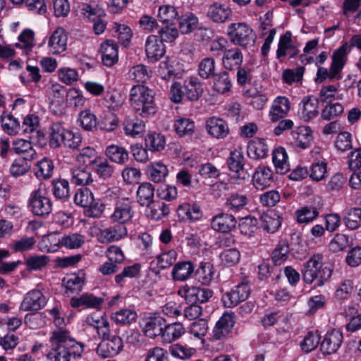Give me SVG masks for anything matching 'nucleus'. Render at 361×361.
Here are the masks:
<instances>
[{
	"label": "nucleus",
	"instance_id": "obj_1",
	"mask_svg": "<svg viewBox=\"0 0 361 361\" xmlns=\"http://www.w3.org/2000/svg\"><path fill=\"white\" fill-rule=\"evenodd\" d=\"M51 348L46 355L49 361H70L80 358L84 352L82 343L73 338L68 330H54L49 339Z\"/></svg>",
	"mask_w": 361,
	"mask_h": 361
},
{
	"label": "nucleus",
	"instance_id": "obj_2",
	"mask_svg": "<svg viewBox=\"0 0 361 361\" xmlns=\"http://www.w3.org/2000/svg\"><path fill=\"white\" fill-rule=\"evenodd\" d=\"M130 102L133 109L143 118L156 113L154 91L145 85H133L130 91Z\"/></svg>",
	"mask_w": 361,
	"mask_h": 361
},
{
	"label": "nucleus",
	"instance_id": "obj_3",
	"mask_svg": "<svg viewBox=\"0 0 361 361\" xmlns=\"http://www.w3.org/2000/svg\"><path fill=\"white\" fill-rule=\"evenodd\" d=\"M324 257L322 254H314L304 264L302 278L306 283L322 286L331 276L332 270L323 267Z\"/></svg>",
	"mask_w": 361,
	"mask_h": 361
},
{
	"label": "nucleus",
	"instance_id": "obj_4",
	"mask_svg": "<svg viewBox=\"0 0 361 361\" xmlns=\"http://www.w3.org/2000/svg\"><path fill=\"white\" fill-rule=\"evenodd\" d=\"M228 37L232 44L243 48L252 47L257 38L252 28L244 23H231L228 26Z\"/></svg>",
	"mask_w": 361,
	"mask_h": 361
},
{
	"label": "nucleus",
	"instance_id": "obj_5",
	"mask_svg": "<svg viewBox=\"0 0 361 361\" xmlns=\"http://www.w3.org/2000/svg\"><path fill=\"white\" fill-rule=\"evenodd\" d=\"M251 280L245 276L234 286L229 291L222 296V302L226 307H234L239 303L246 300L251 293Z\"/></svg>",
	"mask_w": 361,
	"mask_h": 361
},
{
	"label": "nucleus",
	"instance_id": "obj_6",
	"mask_svg": "<svg viewBox=\"0 0 361 361\" xmlns=\"http://www.w3.org/2000/svg\"><path fill=\"white\" fill-rule=\"evenodd\" d=\"M27 207L35 216H45L52 211V202L42 194L40 189H37L30 193Z\"/></svg>",
	"mask_w": 361,
	"mask_h": 361
},
{
	"label": "nucleus",
	"instance_id": "obj_7",
	"mask_svg": "<svg viewBox=\"0 0 361 361\" xmlns=\"http://www.w3.org/2000/svg\"><path fill=\"white\" fill-rule=\"evenodd\" d=\"M178 295L190 304L204 303L213 295V290L208 288L184 286L178 290Z\"/></svg>",
	"mask_w": 361,
	"mask_h": 361
},
{
	"label": "nucleus",
	"instance_id": "obj_8",
	"mask_svg": "<svg viewBox=\"0 0 361 361\" xmlns=\"http://www.w3.org/2000/svg\"><path fill=\"white\" fill-rule=\"evenodd\" d=\"M133 216V202L128 198H124L115 203L114 212L109 216V219L112 223L125 226L132 220Z\"/></svg>",
	"mask_w": 361,
	"mask_h": 361
},
{
	"label": "nucleus",
	"instance_id": "obj_9",
	"mask_svg": "<svg viewBox=\"0 0 361 361\" xmlns=\"http://www.w3.org/2000/svg\"><path fill=\"white\" fill-rule=\"evenodd\" d=\"M226 164L229 170L234 173L233 178L245 180L250 178V173L245 169V158L240 149H235L230 152Z\"/></svg>",
	"mask_w": 361,
	"mask_h": 361
},
{
	"label": "nucleus",
	"instance_id": "obj_10",
	"mask_svg": "<svg viewBox=\"0 0 361 361\" xmlns=\"http://www.w3.org/2000/svg\"><path fill=\"white\" fill-rule=\"evenodd\" d=\"M123 348L122 338L118 336H112L111 338L102 341L99 343L97 354L102 358L112 357L117 355Z\"/></svg>",
	"mask_w": 361,
	"mask_h": 361
},
{
	"label": "nucleus",
	"instance_id": "obj_11",
	"mask_svg": "<svg viewBox=\"0 0 361 361\" xmlns=\"http://www.w3.org/2000/svg\"><path fill=\"white\" fill-rule=\"evenodd\" d=\"M46 304L47 298L42 291L34 289L25 295L20 308L23 311H37L42 309Z\"/></svg>",
	"mask_w": 361,
	"mask_h": 361
},
{
	"label": "nucleus",
	"instance_id": "obj_12",
	"mask_svg": "<svg viewBox=\"0 0 361 361\" xmlns=\"http://www.w3.org/2000/svg\"><path fill=\"white\" fill-rule=\"evenodd\" d=\"M343 334L339 330L334 329L328 332L321 342V351L324 355H331L336 353L343 343Z\"/></svg>",
	"mask_w": 361,
	"mask_h": 361
},
{
	"label": "nucleus",
	"instance_id": "obj_13",
	"mask_svg": "<svg viewBox=\"0 0 361 361\" xmlns=\"http://www.w3.org/2000/svg\"><path fill=\"white\" fill-rule=\"evenodd\" d=\"M319 100L314 97L303 98L299 104L298 116L300 120L308 122L319 114Z\"/></svg>",
	"mask_w": 361,
	"mask_h": 361
},
{
	"label": "nucleus",
	"instance_id": "obj_14",
	"mask_svg": "<svg viewBox=\"0 0 361 361\" xmlns=\"http://www.w3.org/2000/svg\"><path fill=\"white\" fill-rule=\"evenodd\" d=\"M195 266L190 260H182L174 264L171 276L176 282H183L191 279L195 274Z\"/></svg>",
	"mask_w": 361,
	"mask_h": 361
},
{
	"label": "nucleus",
	"instance_id": "obj_15",
	"mask_svg": "<svg viewBox=\"0 0 361 361\" xmlns=\"http://www.w3.org/2000/svg\"><path fill=\"white\" fill-rule=\"evenodd\" d=\"M235 314L231 312L223 314L213 329L214 339L221 340L230 333L235 324Z\"/></svg>",
	"mask_w": 361,
	"mask_h": 361
},
{
	"label": "nucleus",
	"instance_id": "obj_16",
	"mask_svg": "<svg viewBox=\"0 0 361 361\" xmlns=\"http://www.w3.org/2000/svg\"><path fill=\"white\" fill-rule=\"evenodd\" d=\"M128 234L126 226L123 224H115L101 230L98 240L102 243H110L118 241Z\"/></svg>",
	"mask_w": 361,
	"mask_h": 361
},
{
	"label": "nucleus",
	"instance_id": "obj_17",
	"mask_svg": "<svg viewBox=\"0 0 361 361\" xmlns=\"http://www.w3.org/2000/svg\"><path fill=\"white\" fill-rule=\"evenodd\" d=\"M207 16L214 23H224L231 19L232 11L225 4L214 2L209 6Z\"/></svg>",
	"mask_w": 361,
	"mask_h": 361
},
{
	"label": "nucleus",
	"instance_id": "obj_18",
	"mask_svg": "<svg viewBox=\"0 0 361 361\" xmlns=\"http://www.w3.org/2000/svg\"><path fill=\"white\" fill-rule=\"evenodd\" d=\"M143 329L145 335L149 338L161 336L164 331L166 320L160 315L146 317L142 320Z\"/></svg>",
	"mask_w": 361,
	"mask_h": 361
},
{
	"label": "nucleus",
	"instance_id": "obj_19",
	"mask_svg": "<svg viewBox=\"0 0 361 361\" xmlns=\"http://www.w3.org/2000/svg\"><path fill=\"white\" fill-rule=\"evenodd\" d=\"M350 52L349 45L347 42L343 44L340 47L334 51L332 54L331 74L333 76L335 75H341L346 61L348 55Z\"/></svg>",
	"mask_w": 361,
	"mask_h": 361
},
{
	"label": "nucleus",
	"instance_id": "obj_20",
	"mask_svg": "<svg viewBox=\"0 0 361 361\" xmlns=\"http://www.w3.org/2000/svg\"><path fill=\"white\" fill-rule=\"evenodd\" d=\"M100 53L103 63L111 67L118 61V46L114 40L107 39L101 44Z\"/></svg>",
	"mask_w": 361,
	"mask_h": 361
},
{
	"label": "nucleus",
	"instance_id": "obj_21",
	"mask_svg": "<svg viewBox=\"0 0 361 361\" xmlns=\"http://www.w3.org/2000/svg\"><path fill=\"white\" fill-rule=\"evenodd\" d=\"M85 243V237L79 233H72L61 237L57 243L53 246L46 245L47 252H54L58 250L59 246L65 247L68 249H78Z\"/></svg>",
	"mask_w": 361,
	"mask_h": 361
},
{
	"label": "nucleus",
	"instance_id": "obj_22",
	"mask_svg": "<svg viewBox=\"0 0 361 361\" xmlns=\"http://www.w3.org/2000/svg\"><path fill=\"white\" fill-rule=\"evenodd\" d=\"M164 42L157 35H150L145 43V52L148 59L152 61H157L165 54Z\"/></svg>",
	"mask_w": 361,
	"mask_h": 361
},
{
	"label": "nucleus",
	"instance_id": "obj_23",
	"mask_svg": "<svg viewBox=\"0 0 361 361\" xmlns=\"http://www.w3.org/2000/svg\"><path fill=\"white\" fill-rule=\"evenodd\" d=\"M104 302L101 297L94 296L92 293H84L80 297H73L70 300V305L74 308H96L99 309Z\"/></svg>",
	"mask_w": 361,
	"mask_h": 361
},
{
	"label": "nucleus",
	"instance_id": "obj_24",
	"mask_svg": "<svg viewBox=\"0 0 361 361\" xmlns=\"http://www.w3.org/2000/svg\"><path fill=\"white\" fill-rule=\"evenodd\" d=\"M67 34L61 27H57L51 35L48 45L54 54H57L66 50L67 46Z\"/></svg>",
	"mask_w": 361,
	"mask_h": 361
},
{
	"label": "nucleus",
	"instance_id": "obj_25",
	"mask_svg": "<svg viewBox=\"0 0 361 361\" xmlns=\"http://www.w3.org/2000/svg\"><path fill=\"white\" fill-rule=\"evenodd\" d=\"M206 128L211 136L217 139H223L229 133L227 123L219 118L212 117L207 120Z\"/></svg>",
	"mask_w": 361,
	"mask_h": 361
},
{
	"label": "nucleus",
	"instance_id": "obj_26",
	"mask_svg": "<svg viewBox=\"0 0 361 361\" xmlns=\"http://www.w3.org/2000/svg\"><path fill=\"white\" fill-rule=\"evenodd\" d=\"M235 225V218L231 214L224 213L214 216L211 223L214 230L221 233H228Z\"/></svg>",
	"mask_w": 361,
	"mask_h": 361
},
{
	"label": "nucleus",
	"instance_id": "obj_27",
	"mask_svg": "<svg viewBox=\"0 0 361 361\" xmlns=\"http://www.w3.org/2000/svg\"><path fill=\"white\" fill-rule=\"evenodd\" d=\"M294 145L301 149L309 147L312 142V131L308 126H300L291 133Z\"/></svg>",
	"mask_w": 361,
	"mask_h": 361
},
{
	"label": "nucleus",
	"instance_id": "obj_28",
	"mask_svg": "<svg viewBox=\"0 0 361 361\" xmlns=\"http://www.w3.org/2000/svg\"><path fill=\"white\" fill-rule=\"evenodd\" d=\"M105 156L112 162L123 165L129 160L128 150L120 145H110L104 150Z\"/></svg>",
	"mask_w": 361,
	"mask_h": 361
},
{
	"label": "nucleus",
	"instance_id": "obj_29",
	"mask_svg": "<svg viewBox=\"0 0 361 361\" xmlns=\"http://www.w3.org/2000/svg\"><path fill=\"white\" fill-rule=\"evenodd\" d=\"M269 147L264 139L257 138L249 142L247 147V156L253 159H263L268 156Z\"/></svg>",
	"mask_w": 361,
	"mask_h": 361
},
{
	"label": "nucleus",
	"instance_id": "obj_30",
	"mask_svg": "<svg viewBox=\"0 0 361 361\" xmlns=\"http://www.w3.org/2000/svg\"><path fill=\"white\" fill-rule=\"evenodd\" d=\"M123 125L126 134L133 137L142 136L145 130V122L137 117H126Z\"/></svg>",
	"mask_w": 361,
	"mask_h": 361
},
{
	"label": "nucleus",
	"instance_id": "obj_31",
	"mask_svg": "<svg viewBox=\"0 0 361 361\" xmlns=\"http://www.w3.org/2000/svg\"><path fill=\"white\" fill-rule=\"evenodd\" d=\"M178 216L181 220L196 221L202 217L200 207L195 204L183 203L177 209Z\"/></svg>",
	"mask_w": 361,
	"mask_h": 361
},
{
	"label": "nucleus",
	"instance_id": "obj_32",
	"mask_svg": "<svg viewBox=\"0 0 361 361\" xmlns=\"http://www.w3.org/2000/svg\"><path fill=\"white\" fill-rule=\"evenodd\" d=\"M290 108V102L286 97H277L272 102V122L286 118Z\"/></svg>",
	"mask_w": 361,
	"mask_h": 361
},
{
	"label": "nucleus",
	"instance_id": "obj_33",
	"mask_svg": "<svg viewBox=\"0 0 361 361\" xmlns=\"http://www.w3.org/2000/svg\"><path fill=\"white\" fill-rule=\"evenodd\" d=\"M154 187L148 182L141 183L136 192L137 201L142 207H147L152 204L154 197Z\"/></svg>",
	"mask_w": 361,
	"mask_h": 361
},
{
	"label": "nucleus",
	"instance_id": "obj_34",
	"mask_svg": "<svg viewBox=\"0 0 361 361\" xmlns=\"http://www.w3.org/2000/svg\"><path fill=\"white\" fill-rule=\"evenodd\" d=\"M54 164L53 161L47 157H44L37 161L34 166V173L39 180H48L54 173Z\"/></svg>",
	"mask_w": 361,
	"mask_h": 361
},
{
	"label": "nucleus",
	"instance_id": "obj_35",
	"mask_svg": "<svg viewBox=\"0 0 361 361\" xmlns=\"http://www.w3.org/2000/svg\"><path fill=\"white\" fill-rule=\"evenodd\" d=\"M213 89L218 93L226 94L231 91L232 87V78L227 71L216 73L213 77Z\"/></svg>",
	"mask_w": 361,
	"mask_h": 361
},
{
	"label": "nucleus",
	"instance_id": "obj_36",
	"mask_svg": "<svg viewBox=\"0 0 361 361\" xmlns=\"http://www.w3.org/2000/svg\"><path fill=\"white\" fill-rule=\"evenodd\" d=\"M77 123L84 130L91 132L97 130L99 126L97 116L90 109H85L79 113Z\"/></svg>",
	"mask_w": 361,
	"mask_h": 361
},
{
	"label": "nucleus",
	"instance_id": "obj_37",
	"mask_svg": "<svg viewBox=\"0 0 361 361\" xmlns=\"http://www.w3.org/2000/svg\"><path fill=\"white\" fill-rule=\"evenodd\" d=\"M85 281V274L83 271L71 274L65 277L63 283L67 290L71 293H78L82 290Z\"/></svg>",
	"mask_w": 361,
	"mask_h": 361
},
{
	"label": "nucleus",
	"instance_id": "obj_38",
	"mask_svg": "<svg viewBox=\"0 0 361 361\" xmlns=\"http://www.w3.org/2000/svg\"><path fill=\"white\" fill-rule=\"evenodd\" d=\"M242 92L244 97L251 99L250 104L257 110L262 109L268 102V97L254 87L244 88Z\"/></svg>",
	"mask_w": 361,
	"mask_h": 361
},
{
	"label": "nucleus",
	"instance_id": "obj_39",
	"mask_svg": "<svg viewBox=\"0 0 361 361\" xmlns=\"http://www.w3.org/2000/svg\"><path fill=\"white\" fill-rule=\"evenodd\" d=\"M185 95L190 101H196L203 92L201 82L197 78H189L184 82Z\"/></svg>",
	"mask_w": 361,
	"mask_h": 361
},
{
	"label": "nucleus",
	"instance_id": "obj_40",
	"mask_svg": "<svg viewBox=\"0 0 361 361\" xmlns=\"http://www.w3.org/2000/svg\"><path fill=\"white\" fill-rule=\"evenodd\" d=\"M288 155L283 147H278L272 152V162L277 173L284 174L289 171Z\"/></svg>",
	"mask_w": 361,
	"mask_h": 361
},
{
	"label": "nucleus",
	"instance_id": "obj_41",
	"mask_svg": "<svg viewBox=\"0 0 361 361\" xmlns=\"http://www.w3.org/2000/svg\"><path fill=\"white\" fill-rule=\"evenodd\" d=\"M243 56L238 48L227 49L224 51L222 63L225 68L232 70L234 67H240L243 63Z\"/></svg>",
	"mask_w": 361,
	"mask_h": 361
},
{
	"label": "nucleus",
	"instance_id": "obj_42",
	"mask_svg": "<svg viewBox=\"0 0 361 361\" xmlns=\"http://www.w3.org/2000/svg\"><path fill=\"white\" fill-rule=\"evenodd\" d=\"M171 204L163 201H153L152 204L147 207L149 209L148 216L155 221H159L169 216L171 212Z\"/></svg>",
	"mask_w": 361,
	"mask_h": 361
},
{
	"label": "nucleus",
	"instance_id": "obj_43",
	"mask_svg": "<svg viewBox=\"0 0 361 361\" xmlns=\"http://www.w3.org/2000/svg\"><path fill=\"white\" fill-rule=\"evenodd\" d=\"M254 185L257 190H264L271 185V169L268 166L258 167L253 175Z\"/></svg>",
	"mask_w": 361,
	"mask_h": 361
},
{
	"label": "nucleus",
	"instance_id": "obj_44",
	"mask_svg": "<svg viewBox=\"0 0 361 361\" xmlns=\"http://www.w3.org/2000/svg\"><path fill=\"white\" fill-rule=\"evenodd\" d=\"M166 166L161 162L150 163L147 168V173L149 180L154 183H161L168 175Z\"/></svg>",
	"mask_w": 361,
	"mask_h": 361
},
{
	"label": "nucleus",
	"instance_id": "obj_45",
	"mask_svg": "<svg viewBox=\"0 0 361 361\" xmlns=\"http://www.w3.org/2000/svg\"><path fill=\"white\" fill-rule=\"evenodd\" d=\"M13 149L16 154H21V157L27 159V160L34 159L37 154L31 142L23 139L15 140L13 143Z\"/></svg>",
	"mask_w": 361,
	"mask_h": 361
},
{
	"label": "nucleus",
	"instance_id": "obj_46",
	"mask_svg": "<svg viewBox=\"0 0 361 361\" xmlns=\"http://www.w3.org/2000/svg\"><path fill=\"white\" fill-rule=\"evenodd\" d=\"M214 267L209 262H202L194 275L196 279L203 285H209L214 278Z\"/></svg>",
	"mask_w": 361,
	"mask_h": 361
},
{
	"label": "nucleus",
	"instance_id": "obj_47",
	"mask_svg": "<svg viewBox=\"0 0 361 361\" xmlns=\"http://www.w3.org/2000/svg\"><path fill=\"white\" fill-rule=\"evenodd\" d=\"M150 76L151 71L143 64L134 66L128 72V78L136 82L144 83Z\"/></svg>",
	"mask_w": 361,
	"mask_h": 361
},
{
	"label": "nucleus",
	"instance_id": "obj_48",
	"mask_svg": "<svg viewBox=\"0 0 361 361\" xmlns=\"http://www.w3.org/2000/svg\"><path fill=\"white\" fill-rule=\"evenodd\" d=\"M184 332L185 329L180 323L165 324L161 337L165 342L171 343L179 338Z\"/></svg>",
	"mask_w": 361,
	"mask_h": 361
},
{
	"label": "nucleus",
	"instance_id": "obj_49",
	"mask_svg": "<svg viewBox=\"0 0 361 361\" xmlns=\"http://www.w3.org/2000/svg\"><path fill=\"white\" fill-rule=\"evenodd\" d=\"M54 196L61 200H66L70 197L69 183L66 179H54L51 182Z\"/></svg>",
	"mask_w": 361,
	"mask_h": 361
},
{
	"label": "nucleus",
	"instance_id": "obj_50",
	"mask_svg": "<svg viewBox=\"0 0 361 361\" xmlns=\"http://www.w3.org/2000/svg\"><path fill=\"white\" fill-rule=\"evenodd\" d=\"M199 24L198 18L192 13L183 15L178 20L180 32L182 34H188L195 30Z\"/></svg>",
	"mask_w": 361,
	"mask_h": 361
},
{
	"label": "nucleus",
	"instance_id": "obj_51",
	"mask_svg": "<svg viewBox=\"0 0 361 361\" xmlns=\"http://www.w3.org/2000/svg\"><path fill=\"white\" fill-rule=\"evenodd\" d=\"M216 62L212 57H206L201 60L198 65L197 73L202 79H210L216 73Z\"/></svg>",
	"mask_w": 361,
	"mask_h": 361
},
{
	"label": "nucleus",
	"instance_id": "obj_52",
	"mask_svg": "<svg viewBox=\"0 0 361 361\" xmlns=\"http://www.w3.org/2000/svg\"><path fill=\"white\" fill-rule=\"evenodd\" d=\"M66 131V128L59 122L54 123L49 128V144L51 148L57 149L61 147L62 137Z\"/></svg>",
	"mask_w": 361,
	"mask_h": 361
},
{
	"label": "nucleus",
	"instance_id": "obj_53",
	"mask_svg": "<svg viewBox=\"0 0 361 361\" xmlns=\"http://www.w3.org/2000/svg\"><path fill=\"white\" fill-rule=\"evenodd\" d=\"M93 169L99 178L107 180L113 177L115 167L111 165L106 159L99 158L95 162Z\"/></svg>",
	"mask_w": 361,
	"mask_h": 361
},
{
	"label": "nucleus",
	"instance_id": "obj_54",
	"mask_svg": "<svg viewBox=\"0 0 361 361\" xmlns=\"http://www.w3.org/2000/svg\"><path fill=\"white\" fill-rule=\"evenodd\" d=\"M297 222L299 224H309L319 216V211L314 207L305 206L295 212Z\"/></svg>",
	"mask_w": 361,
	"mask_h": 361
},
{
	"label": "nucleus",
	"instance_id": "obj_55",
	"mask_svg": "<svg viewBox=\"0 0 361 361\" xmlns=\"http://www.w3.org/2000/svg\"><path fill=\"white\" fill-rule=\"evenodd\" d=\"M195 123L190 118H180L173 123V128L180 137L191 135L195 130Z\"/></svg>",
	"mask_w": 361,
	"mask_h": 361
},
{
	"label": "nucleus",
	"instance_id": "obj_56",
	"mask_svg": "<svg viewBox=\"0 0 361 361\" xmlns=\"http://www.w3.org/2000/svg\"><path fill=\"white\" fill-rule=\"evenodd\" d=\"M71 181L77 185H87L93 182L91 173L81 167L71 170Z\"/></svg>",
	"mask_w": 361,
	"mask_h": 361
},
{
	"label": "nucleus",
	"instance_id": "obj_57",
	"mask_svg": "<svg viewBox=\"0 0 361 361\" xmlns=\"http://www.w3.org/2000/svg\"><path fill=\"white\" fill-rule=\"evenodd\" d=\"M145 145L152 152H159L164 149L165 137L161 133H151L145 137Z\"/></svg>",
	"mask_w": 361,
	"mask_h": 361
},
{
	"label": "nucleus",
	"instance_id": "obj_58",
	"mask_svg": "<svg viewBox=\"0 0 361 361\" xmlns=\"http://www.w3.org/2000/svg\"><path fill=\"white\" fill-rule=\"evenodd\" d=\"M164 42L171 43L178 37L179 32L175 23L161 24L157 32Z\"/></svg>",
	"mask_w": 361,
	"mask_h": 361
},
{
	"label": "nucleus",
	"instance_id": "obj_59",
	"mask_svg": "<svg viewBox=\"0 0 361 361\" xmlns=\"http://www.w3.org/2000/svg\"><path fill=\"white\" fill-rule=\"evenodd\" d=\"M137 313L134 310L121 309L111 314V319L117 324L127 325L135 322Z\"/></svg>",
	"mask_w": 361,
	"mask_h": 361
},
{
	"label": "nucleus",
	"instance_id": "obj_60",
	"mask_svg": "<svg viewBox=\"0 0 361 361\" xmlns=\"http://www.w3.org/2000/svg\"><path fill=\"white\" fill-rule=\"evenodd\" d=\"M344 223L350 230L361 226V208L354 207L348 209L344 216Z\"/></svg>",
	"mask_w": 361,
	"mask_h": 361
},
{
	"label": "nucleus",
	"instance_id": "obj_61",
	"mask_svg": "<svg viewBox=\"0 0 361 361\" xmlns=\"http://www.w3.org/2000/svg\"><path fill=\"white\" fill-rule=\"evenodd\" d=\"M178 13L176 8L171 5L161 6L158 11V19L161 24L174 23Z\"/></svg>",
	"mask_w": 361,
	"mask_h": 361
},
{
	"label": "nucleus",
	"instance_id": "obj_62",
	"mask_svg": "<svg viewBox=\"0 0 361 361\" xmlns=\"http://www.w3.org/2000/svg\"><path fill=\"white\" fill-rule=\"evenodd\" d=\"M294 49L292 41V33L287 31L284 35H281L278 44V49L276 51V57L281 60L287 54V51Z\"/></svg>",
	"mask_w": 361,
	"mask_h": 361
},
{
	"label": "nucleus",
	"instance_id": "obj_63",
	"mask_svg": "<svg viewBox=\"0 0 361 361\" xmlns=\"http://www.w3.org/2000/svg\"><path fill=\"white\" fill-rule=\"evenodd\" d=\"M158 73L161 78L164 80H173L180 78V72H177L174 67L169 63L168 61H162L159 64Z\"/></svg>",
	"mask_w": 361,
	"mask_h": 361
},
{
	"label": "nucleus",
	"instance_id": "obj_64",
	"mask_svg": "<svg viewBox=\"0 0 361 361\" xmlns=\"http://www.w3.org/2000/svg\"><path fill=\"white\" fill-rule=\"evenodd\" d=\"M1 126L4 131L11 135H16L20 130L19 121L11 114H8L1 118Z\"/></svg>",
	"mask_w": 361,
	"mask_h": 361
}]
</instances>
